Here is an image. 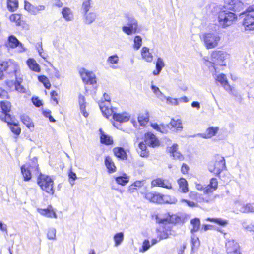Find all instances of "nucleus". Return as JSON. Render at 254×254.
Masks as SVG:
<instances>
[{"mask_svg": "<svg viewBox=\"0 0 254 254\" xmlns=\"http://www.w3.org/2000/svg\"><path fill=\"white\" fill-rule=\"evenodd\" d=\"M147 145L149 147L155 148L160 145L158 138L152 133L147 132L144 134V141L138 144L137 152L141 157H147L149 155V151Z\"/></svg>", "mask_w": 254, "mask_h": 254, "instance_id": "1", "label": "nucleus"}, {"mask_svg": "<svg viewBox=\"0 0 254 254\" xmlns=\"http://www.w3.org/2000/svg\"><path fill=\"white\" fill-rule=\"evenodd\" d=\"M37 183L44 192L51 195L54 194L55 192L54 183L50 176L40 173L37 178Z\"/></svg>", "mask_w": 254, "mask_h": 254, "instance_id": "2", "label": "nucleus"}, {"mask_svg": "<svg viewBox=\"0 0 254 254\" xmlns=\"http://www.w3.org/2000/svg\"><path fill=\"white\" fill-rule=\"evenodd\" d=\"M144 197L150 202L162 204V203H175L177 200L175 198H170L169 195H165L157 192L146 191L144 193Z\"/></svg>", "mask_w": 254, "mask_h": 254, "instance_id": "3", "label": "nucleus"}, {"mask_svg": "<svg viewBox=\"0 0 254 254\" xmlns=\"http://www.w3.org/2000/svg\"><path fill=\"white\" fill-rule=\"evenodd\" d=\"M99 106L103 114L107 118L109 116L112 115L113 119L119 123L126 122L129 120L130 116L127 113L120 114L115 113L112 108H109L105 105L104 102H102Z\"/></svg>", "mask_w": 254, "mask_h": 254, "instance_id": "4", "label": "nucleus"}, {"mask_svg": "<svg viewBox=\"0 0 254 254\" xmlns=\"http://www.w3.org/2000/svg\"><path fill=\"white\" fill-rule=\"evenodd\" d=\"M233 11L226 8H222L218 15V22L219 25L223 28H226L232 25L237 19V16Z\"/></svg>", "mask_w": 254, "mask_h": 254, "instance_id": "5", "label": "nucleus"}, {"mask_svg": "<svg viewBox=\"0 0 254 254\" xmlns=\"http://www.w3.org/2000/svg\"><path fill=\"white\" fill-rule=\"evenodd\" d=\"M244 17L243 25L246 30L254 29V5L249 6L240 15Z\"/></svg>", "mask_w": 254, "mask_h": 254, "instance_id": "6", "label": "nucleus"}, {"mask_svg": "<svg viewBox=\"0 0 254 254\" xmlns=\"http://www.w3.org/2000/svg\"><path fill=\"white\" fill-rule=\"evenodd\" d=\"M1 112L0 113V119L8 124L12 123V117L9 114L11 110V103L8 101L0 102Z\"/></svg>", "mask_w": 254, "mask_h": 254, "instance_id": "7", "label": "nucleus"}, {"mask_svg": "<svg viewBox=\"0 0 254 254\" xmlns=\"http://www.w3.org/2000/svg\"><path fill=\"white\" fill-rule=\"evenodd\" d=\"M38 164L37 160H33L30 163L26 165H23L21 167V173L23 177V180L25 181H29L32 175L31 171H38Z\"/></svg>", "mask_w": 254, "mask_h": 254, "instance_id": "8", "label": "nucleus"}, {"mask_svg": "<svg viewBox=\"0 0 254 254\" xmlns=\"http://www.w3.org/2000/svg\"><path fill=\"white\" fill-rule=\"evenodd\" d=\"M226 254H243L239 243L234 239L227 240L225 242Z\"/></svg>", "mask_w": 254, "mask_h": 254, "instance_id": "9", "label": "nucleus"}, {"mask_svg": "<svg viewBox=\"0 0 254 254\" xmlns=\"http://www.w3.org/2000/svg\"><path fill=\"white\" fill-rule=\"evenodd\" d=\"M204 42L207 49H212L218 45L220 37L213 33H207L203 36Z\"/></svg>", "mask_w": 254, "mask_h": 254, "instance_id": "10", "label": "nucleus"}, {"mask_svg": "<svg viewBox=\"0 0 254 254\" xmlns=\"http://www.w3.org/2000/svg\"><path fill=\"white\" fill-rule=\"evenodd\" d=\"M127 23L126 26L122 27L123 31L127 35H131L136 32L138 25L137 22L133 17L127 16Z\"/></svg>", "mask_w": 254, "mask_h": 254, "instance_id": "11", "label": "nucleus"}, {"mask_svg": "<svg viewBox=\"0 0 254 254\" xmlns=\"http://www.w3.org/2000/svg\"><path fill=\"white\" fill-rule=\"evenodd\" d=\"M225 168V160H215L209 166V171L218 176Z\"/></svg>", "mask_w": 254, "mask_h": 254, "instance_id": "12", "label": "nucleus"}, {"mask_svg": "<svg viewBox=\"0 0 254 254\" xmlns=\"http://www.w3.org/2000/svg\"><path fill=\"white\" fill-rule=\"evenodd\" d=\"M79 73L83 81L86 84H94L96 83L95 75L85 68H81Z\"/></svg>", "mask_w": 254, "mask_h": 254, "instance_id": "13", "label": "nucleus"}, {"mask_svg": "<svg viewBox=\"0 0 254 254\" xmlns=\"http://www.w3.org/2000/svg\"><path fill=\"white\" fill-rule=\"evenodd\" d=\"M151 186L152 187H161L167 189H172L173 188L172 183L169 180L160 177L152 179Z\"/></svg>", "mask_w": 254, "mask_h": 254, "instance_id": "14", "label": "nucleus"}, {"mask_svg": "<svg viewBox=\"0 0 254 254\" xmlns=\"http://www.w3.org/2000/svg\"><path fill=\"white\" fill-rule=\"evenodd\" d=\"M226 54L221 51H214L211 54V60L212 62L216 64L225 65L224 61L225 59Z\"/></svg>", "mask_w": 254, "mask_h": 254, "instance_id": "15", "label": "nucleus"}, {"mask_svg": "<svg viewBox=\"0 0 254 254\" xmlns=\"http://www.w3.org/2000/svg\"><path fill=\"white\" fill-rule=\"evenodd\" d=\"M24 9L30 14L36 15L39 11H44L45 9V6L43 5L38 6L31 4L28 1H24Z\"/></svg>", "mask_w": 254, "mask_h": 254, "instance_id": "16", "label": "nucleus"}, {"mask_svg": "<svg viewBox=\"0 0 254 254\" xmlns=\"http://www.w3.org/2000/svg\"><path fill=\"white\" fill-rule=\"evenodd\" d=\"M172 227L166 225L160 226L159 228L156 229L159 240L168 238L169 237L172 235Z\"/></svg>", "mask_w": 254, "mask_h": 254, "instance_id": "17", "label": "nucleus"}, {"mask_svg": "<svg viewBox=\"0 0 254 254\" xmlns=\"http://www.w3.org/2000/svg\"><path fill=\"white\" fill-rule=\"evenodd\" d=\"M242 5V3L239 0H224V5L222 8L237 11H239V7Z\"/></svg>", "mask_w": 254, "mask_h": 254, "instance_id": "18", "label": "nucleus"}, {"mask_svg": "<svg viewBox=\"0 0 254 254\" xmlns=\"http://www.w3.org/2000/svg\"><path fill=\"white\" fill-rule=\"evenodd\" d=\"M219 130L218 127H208L204 133H197L193 137L199 136L203 138L207 139L215 136Z\"/></svg>", "mask_w": 254, "mask_h": 254, "instance_id": "19", "label": "nucleus"}, {"mask_svg": "<svg viewBox=\"0 0 254 254\" xmlns=\"http://www.w3.org/2000/svg\"><path fill=\"white\" fill-rule=\"evenodd\" d=\"M18 68L17 67H15L13 71V74L15 78V81L14 82L15 89L16 91L19 92L25 93L26 92V89L21 85L22 81V78L18 75Z\"/></svg>", "mask_w": 254, "mask_h": 254, "instance_id": "20", "label": "nucleus"}, {"mask_svg": "<svg viewBox=\"0 0 254 254\" xmlns=\"http://www.w3.org/2000/svg\"><path fill=\"white\" fill-rule=\"evenodd\" d=\"M38 211L41 215L46 217L56 218L57 217L51 205H48L47 208L38 209Z\"/></svg>", "mask_w": 254, "mask_h": 254, "instance_id": "21", "label": "nucleus"}, {"mask_svg": "<svg viewBox=\"0 0 254 254\" xmlns=\"http://www.w3.org/2000/svg\"><path fill=\"white\" fill-rule=\"evenodd\" d=\"M115 155L119 159H127L128 157L129 151L122 147H116L113 149Z\"/></svg>", "mask_w": 254, "mask_h": 254, "instance_id": "22", "label": "nucleus"}, {"mask_svg": "<svg viewBox=\"0 0 254 254\" xmlns=\"http://www.w3.org/2000/svg\"><path fill=\"white\" fill-rule=\"evenodd\" d=\"M177 182L179 187V191L180 192L186 193L189 192V184L185 178L181 177L177 180Z\"/></svg>", "mask_w": 254, "mask_h": 254, "instance_id": "23", "label": "nucleus"}, {"mask_svg": "<svg viewBox=\"0 0 254 254\" xmlns=\"http://www.w3.org/2000/svg\"><path fill=\"white\" fill-rule=\"evenodd\" d=\"M8 45L12 48H15L17 47H20L24 49L22 44L17 39V38L14 35H11L8 38L7 40Z\"/></svg>", "mask_w": 254, "mask_h": 254, "instance_id": "24", "label": "nucleus"}, {"mask_svg": "<svg viewBox=\"0 0 254 254\" xmlns=\"http://www.w3.org/2000/svg\"><path fill=\"white\" fill-rule=\"evenodd\" d=\"M151 126L153 129L162 133H167L169 130H171V127H170L169 124L166 125H158V124L155 123H152L151 124Z\"/></svg>", "mask_w": 254, "mask_h": 254, "instance_id": "25", "label": "nucleus"}, {"mask_svg": "<svg viewBox=\"0 0 254 254\" xmlns=\"http://www.w3.org/2000/svg\"><path fill=\"white\" fill-rule=\"evenodd\" d=\"M218 186V181L215 178H212L210 180L209 184L204 188L206 192H213L216 190Z\"/></svg>", "mask_w": 254, "mask_h": 254, "instance_id": "26", "label": "nucleus"}, {"mask_svg": "<svg viewBox=\"0 0 254 254\" xmlns=\"http://www.w3.org/2000/svg\"><path fill=\"white\" fill-rule=\"evenodd\" d=\"M99 131L100 132V142L102 144L109 145L113 143V140L110 136L106 134L101 128L99 129Z\"/></svg>", "mask_w": 254, "mask_h": 254, "instance_id": "27", "label": "nucleus"}, {"mask_svg": "<svg viewBox=\"0 0 254 254\" xmlns=\"http://www.w3.org/2000/svg\"><path fill=\"white\" fill-rule=\"evenodd\" d=\"M78 102L80 106V109L81 113L85 117H87L88 116V113L86 111V102L85 98L84 96L81 94L79 95Z\"/></svg>", "mask_w": 254, "mask_h": 254, "instance_id": "28", "label": "nucleus"}, {"mask_svg": "<svg viewBox=\"0 0 254 254\" xmlns=\"http://www.w3.org/2000/svg\"><path fill=\"white\" fill-rule=\"evenodd\" d=\"M92 4L93 1L92 0H82L81 8L82 14H86L92 7Z\"/></svg>", "mask_w": 254, "mask_h": 254, "instance_id": "29", "label": "nucleus"}, {"mask_svg": "<svg viewBox=\"0 0 254 254\" xmlns=\"http://www.w3.org/2000/svg\"><path fill=\"white\" fill-rule=\"evenodd\" d=\"M167 151L175 159H179L182 156L178 151V145L174 144L172 146L167 148Z\"/></svg>", "mask_w": 254, "mask_h": 254, "instance_id": "30", "label": "nucleus"}, {"mask_svg": "<svg viewBox=\"0 0 254 254\" xmlns=\"http://www.w3.org/2000/svg\"><path fill=\"white\" fill-rule=\"evenodd\" d=\"M165 66V64L163 62V59L159 57L157 58V60L156 62V70H154L153 72V74L154 75H158L161 72L162 68Z\"/></svg>", "mask_w": 254, "mask_h": 254, "instance_id": "31", "label": "nucleus"}, {"mask_svg": "<svg viewBox=\"0 0 254 254\" xmlns=\"http://www.w3.org/2000/svg\"><path fill=\"white\" fill-rule=\"evenodd\" d=\"M27 64L32 70L39 72L40 71V67L39 65L36 63L35 60L32 58H29L27 61Z\"/></svg>", "mask_w": 254, "mask_h": 254, "instance_id": "32", "label": "nucleus"}, {"mask_svg": "<svg viewBox=\"0 0 254 254\" xmlns=\"http://www.w3.org/2000/svg\"><path fill=\"white\" fill-rule=\"evenodd\" d=\"M115 179L118 184L125 186L129 182V177L124 173L122 176L116 177Z\"/></svg>", "mask_w": 254, "mask_h": 254, "instance_id": "33", "label": "nucleus"}, {"mask_svg": "<svg viewBox=\"0 0 254 254\" xmlns=\"http://www.w3.org/2000/svg\"><path fill=\"white\" fill-rule=\"evenodd\" d=\"M191 225H192V228L190 230V232L191 233H194L200 229V220L198 218H194L191 219L190 222Z\"/></svg>", "mask_w": 254, "mask_h": 254, "instance_id": "34", "label": "nucleus"}, {"mask_svg": "<svg viewBox=\"0 0 254 254\" xmlns=\"http://www.w3.org/2000/svg\"><path fill=\"white\" fill-rule=\"evenodd\" d=\"M207 9L208 11L213 14H218L219 15L222 8L215 3H211L207 6Z\"/></svg>", "mask_w": 254, "mask_h": 254, "instance_id": "35", "label": "nucleus"}, {"mask_svg": "<svg viewBox=\"0 0 254 254\" xmlns=\"http://www.w3.org/2000/svg\"><path fill=\"white\" fill-rule=\"evenodd\" d=\"M215 196L213 194V192H206L205 189H203V196L201 198V201L204 203H210L213 201Z\"/></svg>", "mask_w": 254, "mask_h": 254, "instance_id": "36", "label": "nucleus"}, {"mask_svg": "<svg viewBox=\"0 0 254 254\" xmlns=\"http://www.w3.org/2000/svg\"><path fill=\"white\" fill-rule=\"evenodd\" d=\"M141 55L143 59L146 62H151L152 61V55L149 52V49L147 47H143L142 48Z\"/></svg>", "mask_w": 254, "mask_h": 254, "instance_id": "37", "label": "nucleus"}, {"mask_svg": "<svg viewBox=\"0 0 254 254\" xmlns=\"http://www.w3.org/2000/svg\"><path fill=\"white\" fill-rule=\"evenodd\" d=\"M156 222L158 224H169L173 223L172 216L170 215L168 213L165 218H160L158 216H156Z\"/></svg>", "mask_w": 254, "mask_h": 254, "instance_id": "38", "label": "nucleus"}, {"mask_svg": "<svg viewBox=\"0 0 254 254\" xmlns=\"http://www.w3.org/2000/svg\"><path fill=\"white\" fill-rule=\"evenodd\" d=\"M15 67H16L14 65H10L8 64V63L7 62H3L0 64V79L2 78L3 76V71H6L8 70L9 68L10 69H14Z\"/></svg>", "mask_w": 254, "mask_h": 254, "instance_id": "39", "label": "nucleus"}, {"mask_svg": "<svg viewBox=\"0 0 254 254\" xmlns=\"http://www.w3.org/2000/svg\"><path fill=\"white\" fill-rule=\"evenodd\" d=\"M205 220L208 222L214 223L221 226H225L228 224L227 220L222 219L221 218H207Z\"/></svg>", "mask_w": 254, "mask_h": 254, "instance_id": "40", "label": "nucleus"}, {"mask_svg": "<svg viewBox=\"0 0 254 254\" xmlns=\"http://www.w3.org/2000/svg\"><path fill=\"white\" fill-rule=\"evenodd\" d=\"M105 164L109 173H113L116 171L117 167L112 160H105Z\"/></svg>", "mask_w": 254, "mask_h": 254, "instance_id": "41", "label": "nucleus"}, {"mask_svg": "<svg viewBox=\"0 0 254 254\" xmlns=\"http://www.w3.org/2000/svg\"><path fill=\"white\" fill-rule=\"evenodd\" d=\"M170 129L173 128H176L177 130H181L183 128L181 121L179 119L175 120L174 119H172L170 122L169 123Z\"/></svg>", "mask_w": 254, "mask_h": 254, "instance_id": "42", "label": "nucleus"}, {"mask_svg": "<svg viewBox=\"0 0 254 254\" xmlns=\"http://www.w3.org/2000/svg\"><path fill=\"white\" fill-rule=\"evenodd\" d=\"M63 17L67 21H71L72 19V11L68 7H64L62 11Z\"/></svg>", "mask_w": 254, "mask_h": 254, "instance_id": "43", "label": "nucleus"}, {"mask_svg": "<svg viewBox=\"0 0 254 254\" xmlns=\"http://www.w3.org/2000/svg\"><path fill=\"white\" fill-rule=\"evenodd\" d=\"M241 211L243 213L254 212V201L243 205Z\"/></svg>", "mask_w": 254, "mask_h": 254, "instance_id": "44", "label": "nucleus"}, {"mask_svg": "<svg viewBox=\"0 0 254 254\" xmlns=\"http://www.w3.org/2000/svg\"><path fill=\"white\" fill-rule=\"evenodd\" d=\"M85 17V23L87 24H90L94 22L96 18V14L94 12L87 13L86 14H83Z\"/></svg>", "mask_w": 254, "mask_h": 254, "instance_id": "45", "label": "nucleus"}, {"mask_svg": "<svg viewBox=\"0 0 254 254\" xmlns=\"http://www.w3.org/2000/svg\"><path fill=\"white\" fill-rule=\"evenodd\" d=\"M20 119L22 122L28 128H30L31 127H34V124L31 119L26 115H22L20 116Z\"/></svg>", "mask_w": 254, "mask_h": 254, "instance_id": "46", "label": "nucleus"}, {"mask_svg": "<svg viewBox=\"0 0 254 254\" xmlns=\"http://www.w3.org/2000/svg\"><path fill=\"white\" fill-rule=\"evenodd\" d=\"M18 7V2L17 0H7V8L11 11H14Z\"/></svg>", "mask_w": 254, "mask_h": 254, "instance_id": "47", "label": "nucleus"}, {"mask_svg": "<svg viewBox=\"0 0 254 254\" xmlns=\"http://www.w3.org/2000/svg\"><path fill=\"white\" fill-rule=\"evenodd\" d=\"M21 15L18 14H13L10 16V21L15 22L17 25H21L23 21L21 20Z\"/></svg>", "mask_w": 254, "mask_h": 254, "instance_id": "48", "label": "nucleus"}, {"mask_svg": "<svg viewBox=\"0 0 254 254\" xmlns=\"http://www.w3.org/2000/svg\"><path fill=\"white\" fill-rule=\"evenodd\" d=\"M191 249L193 251L197 249L200 245V241L199 238L195 236L191 237Z\"/></svg>", "mask_w": 254, "mask_h": 254, "instance_id": "49", "label": "nucleus"}, {"mask_svg": "<svg viewBox=\"0 0 254 254\" xmlns=\"http://www.w3.org/2000/svg\"><path fill=\"white\" fill-rule=\"evenodd\" d=\"M38 80L43 83L45 87L47 89H50L51 87V84L49 81L48 78L44 76V75H40L38 77Z\"/></svg>", "mask_w": 254, "mask_h": 254, "instance_id": "50", "label": "nucleus"}, {"mask_svg": "<svg viewBox=\"0 0 254 254\" xmlns=\"http://www.w3.org/2000/svg\"><path fill=\"white\" fill-rule=\"evenodd\" d=\"M124 239V234L123 232H119L114 236V240L116 246L120 245Z\"/></svg>", "mask_w": 254, "mask_h": 254, "instance_id": "51", "label": "nucleus"}, {"mask_svg": "<svg viewBox=\"0 0 254 254\" xmlns=\"http://www.w3.org/2000/svg\"><path fill=\"white\" fill-rule=\"evenodd\" d=\"M8 126L13 125V126L10 127L11 131L14 133L16 135H19L21 132V129L19 127H18L16 123H15L12 120V123L8 124Z\"/></svg>", "mask_w": 254, "mask_h": 254, "instance_id": "52", "label": "nucleus"}, {"mask_svg": "<svg viewBox=\"0 0 254 254\" xmlns=\"http://www.w3.org/2000/svg\"><path fill=\"white\" fill-rule=\"evenodd\" d=\"M142 45V38L140 36H136L134 39L133 47L136 50H138Z\"/></svg>", "mask_w": 254, "mask_h": 254, "instance_id": "53", "label": "nucleus"}, {"mask_svg": "<svg viewBox=\"0 0 254 254\" xmlns=\"http://www.w3.org/2000/svg\"><path fill=\"white\" fill-rule=\"evenodd\" d=\"M151 246L148 239L144 240L142 242V247L139 249L140 252H144L147 251Z\"/></svg>", "mask_w": 254, "mask_h": 254, "instance_id": "54", "label": "nucleus"}, {"mask_svg": "<svg viewBox=\"0 0 254 254\" xmlns=\"http://www.w3.org/2000/svg\"><path fill=\"white\" fill-rule=\"evenodd\" d=\"M36 45V49L38 50L39 55L43 58L44 59H46L48 56L45 54H43V49L42 48V42L37 43Z\"/></svg>", "mask_w": 254, "mask_h": 254, "instance_id": "55", "label": "nucleus"}, {"mask_svg": "<svg viewBox=\"0 0 254 254\" xmlns=\"http://www.w3.org/2000/svg\"><path fill=\"white\" fill-rule=\"evenodd\" d=\"M47 238L50 240H54L56 238V230L52 228L48 230L47 234Z\"/></svg>", "mask_w": 254, "mask_h": 254, "instance_id": "56", "label": "nucleus"}, {"mask_svg": "<svg viewBox=\"0 0 254 254\" xmlns=\"http://www.w3.org/2000/svg\"><path fill=\"white\" fill-rule=\"evenodd\" d=\"M31 100L33 104L37 107H39L42 105V101L37 97H33Z\"/></svg>", "mask_w": 254, "mask_h": 254, "instance_id": "57", "label": "nucleus"}, {"mask_svg": "<svg viewBox=\"0 0 254 254\" xmlns=\"http://www.w3.org/2000/svg\"><path fill=\"white\" fill-rule=\"evenodd\" d=\"M118 57L117 56V55L111 56L108 59V62L112 64H117L118 62Z\"/></svg>", "mask_w": 254, "mask_h": 254, "instance_id": "58", "label": "nucleus"}, {"mask_svg": "<svg viewBox=\"0 0 254 254\" xmlns=\"http://www.w3.org/2000/svg\"><path fill=\"white\" fill-rule=\"evenodd\" d=\"M217 80L221 84L228 81L226 75L224 74H219L217 77Z\"/></svg>", "mask_w": 254, "mask_h": 254, "instance_id": "59", "label": "nucleus"}, {"mask_svg": "<svg viewBox=\"0 0 254 254\" xmlns=\"http://www.w3.org/2000/svg\"><path fill=\"white\" fill-rule=\"evenodd\" d=\"M68 175L69 179V181H74L77 178L76 174L72 171V169H70L68 173Z\"/></svg>", "mask_w": 254, "mask_h": 254, "instance_id": "60", "label": "nucleus"}, {"mask_svg": "<svg viewBox=\"0 0 254 254\" xmlns=\"http://www.w3.org/2000/svg\"><path fill=\"white\" fill-rule=\"evenodd\" d=\"M188 196L190 199L196 200L198 197V193L197 192L191 191L189 192Z\"/></svg>", "mask_w": 254, "mask_h": 254, "instance_id": "61", "label": "nucleus"}, {"mask_svg": "<svg viewBox=\"0 0 254 254\" xmlns=\"http://www.w3.org/2000/svg\"><path fill=\"white\" fill-rule=\"evenodd\" d=\"M138 120L140 125H143L146 123L148 122L149 118L148 117H144L143 116H139L138 117Z\"/></svg>", "mask_w": 254, "mask_h": 254, "instance_id": "62", "label": "nucleus"}, {"mask_svg": "<svg viewBox=\"0 0 254 254\" xmlns=\"http://www.w3.org/2000/svg\"><path fill=\"white\" fill-rule=\"evenodd\" d=\"M143 182L142 181H135L132 185L131 186H134L133 189L136 190V187L140 188L143 186Z\"/></svg>", "mask_w": 254, "mask_h": 254, "instance_id": "63", "label": "nucleus"}, {"mask_svg": "<svg viewBox=\"0 0 254 254\" xmlns=\"http://www.w3.org/2000/svg\"><path fill=\"white\" fill-rule=\"evenodd\" d=\"M189 170V167L188 165L185 163H183L182 165L181 171L183 174H186L188 173Z\"/></svg>", "mask_w": 254, "mask_h": 254, "instance_id": "64", "label": "nucleus"}]
</instances>
